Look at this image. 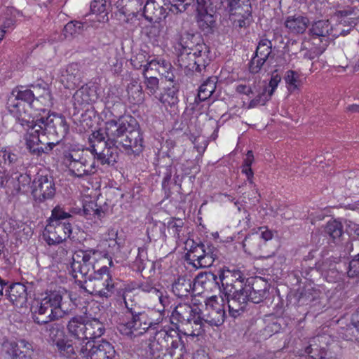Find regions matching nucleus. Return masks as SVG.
<instances>
[{
  "instance_id": "obj_1",
  "label": "nucleus",
  "mask_w": 359,
  "mask_h": 359,
  "mask_svg": "<svg viewBox=\"0 0 359 359\" xmlns=\"http://www.w3.org/2000/svg\"><path fill=\"white\" fill-rule=\"evenodd\" d=\"M147 352L154 359H183L187 353L177 329L170 326L156 331L149 339Z\"/></svg>"
},
{
  "instance_id": "obj_2",
  "label": "nucleus",
  "mask_w": 359,
  "mask_h": 359,
  "mask_svg": "<svg viewBox=\"0 0 359 359\" xmlns=\"http://www.w3.org/2000/svg\"><path fill=\"white\" fill-rule=\"evenodd\" d=\"M78 285L91 295L108 299L114 295L123 296V289L118 287L110 273L109 267L103 264L89 278L76 280Z\"/></svg>"
},
{
  "instance_id": "obj_3",
  "label": "nucleus",
  "mask_w": 359,
  "mask_h": 359,
  "mask_svg": "<svg viewBox=\"0 0 359 359\" xmlns=\"http://www.w3.org/2000/svg\"><path fill=\"white\" fill-rule=\"evenodd\" d=\"M77 212L73 209L67 211L64 208L57 205L51 212V216L47 220L48 224L43 233V238L49 245L62 243L70 237L72 233L71 221L73 214Z\"/></svg>"
},
{
  "instance_id": "obj_4",
  "label": "nucleus",
  "mask_w": 359,
  "mask_h": 359,
  "mask_svg": "<svg viewBox=\"0 0 359 359\" xmlns=\"http://www.w3.org/2000/svg\"><path fill=\"white\" fill-rule=\"evenodd\" d=\"M100 262L101 264L108 262L109 266H113L111 257H109L107 253L93 248L76 250L71 263V273L73 278L77 279L80 276L84 280L89 278L100 268Z\"/></svg>"
},
{
  "instance_id": "obj_5",
  "label": "nucleus",
  "mask_w": 359,
  "mask_h": 359,
  "mask_svg": "<svg viewBox=\"0 0 359 359\" xmlns=\"http://www.w3.org/2000/svg\"><path fill=\"white\" fill-rule=\"evenodd\" d=\"M268 293L269 285L262 277L246 279L244 290L231 302L229 315L234 318L240 316L245 311L248 302L259 304L266 298Z\"/></svg>"
},
{
  "instance_id": "obj_6",
  "label": "nucleus",
  "mask_w": 359,
  "mask_h": 359,
  "mask_svg": "<svg viewBox=\"0 0 359 359\" xmlns=\"http://www.w3.org/2000/svg\"><path fill=\"white\" fill-rule=\"evenodd\" d=\"M170 320L172 324H181L187 336L197 337L205 331L200 321V309L196 305L177 304L172 312Z\"/></svg>"
},
{
  "instance_id": "obj_7",
  "label": "nucleus",
  "mask_w": 359,
  "mask_h": 359,
  "mask_svg": "<svg viewBox=\"0 0 359 359\" xmlns=\"http://www.w3.org/2000/svg\"><path fill=\"white\" fill-rule=\"evenodd\" d=\"M125 306L130 316H127L128 320L126 323H121L118 326V330L121 334L133 339L143 334L149 329L157 325L151 320L147 313L142 311L140 306H129L126 300Z\"/></svg>"
},
{
  "instance_id": "obj_8",
  "label": "nucleus",
  "mask_w": 359,
  "mask_h": 359,
  "mask_svg": "<svg viewBox=\"0 0 359 359\" xmlns=\"http://www.w3.org/2000/svg\"><path fill=\"white\" fill-rule=\"evenodd\" d=\"M245 279L243 273L238 269H222L218 271L219 292L224 295L222 302L224 299L227 301L229 311L235 296L238 297L237 294H240L244 290Z\"/></svg>"
},
{
  "instance_id": "obj_9",
  "label": "nucleus",
  "mask_w": 359,
  "mask_h": 359,
  "mask_svg": "<svg viewBox=\"0 0 359 359\" xmlns=\"http://www.w3.org/2000/svg\"><path fill=\"white\" fill-rule=\"evenodd\" d=\"M177 62L182 69L201 73L210 62L209 47H198L192 50H177Z\"/></svg>"
},
{
  "instance_id": "obj_10",
  "label": "nucleus",
  "mask_w": 359,
  "mask_h": 359,
  "mask_svg": "<svg viewBox=\"0 0 359 359\" xmlns=\"http://www.w3.org/2000/svg\"><path fill=\"white\" fill-rule=\"evenodd\" d=\"M36 126H39L38 130L41 131V135H47L50 139L55 137L59 142L67 135L69 130L65 117L57 114L39 118Z\"/></svg>"
},
{
  "instance_id": "obj_11",
  "label": "nucleus",
  "mask_w": 359,
  "mask_h": 359,
  "mask_svg": "<svg viewBox=\"0 0 359 359\" xmlns=\"http://www.w3.org/2000/svg\"><path fill=\"white\" fill-rule=\"evenodd\" d=\"M308 34L319 54L323 53L333 38L337 36L333 34V27L328 20L313 22L309 27Z\"/></svg>"
},
{
  "instance_id": "obj_12",
  "label": "nucleus",
  "mask_w": 359,
  "mask_h": 359,
  "mask_svg": "<svg viewBox=\"0 0 359 359\" xmlns=\"http://www.w3.org/2000/svg\"><path fill=\"white\" fill-rule=\"evenodd\" d=\"M72 300V293L65 289H59L58 290L50 291L44 299L48 302L51 307V312L44 318L36 317L34 322L38 325H42L43 323H50L58 320L65 315L62 309L63 300L65 299Z\"/></svg>"
},
{
  "instance_id": "obj_13",
  "label": "nucleus",
  "mask_w": 359,
  "mask_h": 359,
  "mask_svg": "<svg viewBox=\"0 0 359 359\" xmlns=\"http://www.w3.org/2000/svg\"><path fill=\"white\" fill-rule=\"evenodd\" d=\"M19 342L25 350H21L15 341L2 339L0 341V359H32V344L25 339H21Z\"/></svg>"
},
{
  "instance_id": "obj_14",
  "label": "nucleus",
  "mask_w": 359,
  "mask_h": 359,
  "mask_svg": "<svg viewBox=\"0 0 359 359\" xmlns=\"http://www.w3.org/2000/svg\"><path fill=\"white\" fill-rule=\"evenodd\" d=\"M225 317L224 304L219 302L215 296L206 299L203 311L200 309V321H202V328L204 327L205 324L211 327H219L224 323Z\"/></svg>"
},
{
  "instance_id": "obj_15",
  "label": "nucleus",
  "mask_w": 359,
  "mask_h": 359,
  "mask_svg": "<svg viewBox=\"0 0 359 359\" xmlns=\"http://www.w3.org/2000/svg\"><path fill=\"white\" fill-rule=\"evenodd\" d=\"M133 123L137 124L136 120L130 116H121L117 120L107 121L104 130L108 144L120 146V141L123 140Z\"/></svg>"
},
{
  "instance_id": "obj_16",
  "label": "nucleus",
  "mask_w": 359,
  "mask_h": 359,
  "mask_svg": "<svg viewBox=\"0 0 359 359\" xmlns=\"http://www.w3.org/2000/svg\"><path fill=\"white\" fill-rule=\"evenodd\" d=\"M115 353L114 346L105 340L87 341L80 348V355L85 359H113Z\"/></svg>"
},
{
  "instance_id": "obj_17",
  "label": "nucleus",
  "mask_w": 359,
  "mask_h": 359,
  "mask_svg": "<svg viewBox=\"0 0 359 359\" xmlns=\"http://www.w3.org/2000/svg\"><path fill=\"white\" fill-rule=\"evenodd\" d=\"M334 340L329 334H318L309 340V344L305 348V353L313 359H327L332 358L330 346Z\"/></svg>"
},
{
  "instance_id": "obj_18",
  "label": "nucleus",
  "mask_w": 359,
  "mask_h": 359,
  "mask_svg": "<svg viewBox=\"0 0 359 359\" xmlns=\"http://www.w3.org/2000/svg\"><path fill=\"white\" fill-rule=\"evenodd\" d=\"M32 193L34 199L40 203L51 199L55 194L53 177L43 172H38L32 182Z\"/></svg>"
},
{
  "instance_id": "obj_19",
  "label": "nucleus",
  "mask_w": 359,
  "mask_h": 359,
  "mask_svg": "<svg viewBox=\"0 0 359 359\" xmlns=\"http://www.w3.org/2000/svg\"><path fill=\"white\" fill-rule=\"evenodd\" d=\"M40 134H41V131L36 128L29 132L25 138L26 148L32 155L37 157L41 156L43 154H48L54 147L59 144V140L44 144L40 139Z\"/></svg>"
},
{
  "instance_id": "obj_20",
  "label": "nucleus",
  "mask_w": 359,
  "mask_h": 359,
  "mask_svg": "<svg viewBox=\"0 0 359 359\" xmlns=\"http://www.w3.org/2000/svg\"><path fill=\"white\" fill-rule=\"evenodd\" d=\"M135 125L132 123L123 140L120 141V147L129 155H139L144 149L142 133L139 128H135Z\"/></svg>"
},
{
  "instance_id": "obj_21",
  "label": "nucleus",
  "mask_w": 359,
  "mask_h": 359,
  "mask_svg": "<svg viewBox=\"0 0 359 359\" xmlns=\"http://www.w3.org/2000/svg\"><path fill=\"white\" fill-rule=\"evenodd\" d=\"M14 98L6 102V107L9 112L13 114L16 121L24 128L32 130L39 128L37 126L38 118L34 120L28 109L25 107H15Z\"/></svg>"
},
{
  "instance_id": "obj_22",
  "label": "nucleus",
  "mask_w": 359,
  "mask_h": 359,
  "mask_svg": "<svg viewBox=\"0 0 359 359\" xmlns=\"http://www.w3.org/2000/svg\"><path fill=\"white\" fill-rule=\"evenodd\" d=\"M97 167L95 161L90 164L86 156L79 155L77 161H75L73 163H69V170L72 175L78 178H83L95 173Z\"/></svg>"
},
{
  "instance_id": "obj_23",
  "label": "nucleus",
  "mask_w": 359,
  "mask_h": 359,
  "mask_svg": "<svg viewBox=\"0 0 359 359\" xmlns=\"http://www.w3.org/2000/svg\"><path fill=\"white\" fill-rule=\"evenodd\" d=\"M194 290H203L205 291L219 290L218 273L210 271L199 273L193 280Z\"/></svg>"
},
{
  "instance_id": "obj_24",
  "label": "nucleus",
  "mask_w": 359,
  "mask_h": 359,
  "mask_svg": "<svg viewBox=\"0 0 359 359\" xmlns=\"http://www.w3.org/2000/svg\"><path fill=\"white\" fill-rule=\"evenodd\" d=\"M67 329L69 334L78 340L79 345L84 346L83 344L87 340L86 322L82 316L73 317L68 322Z\"/></svg>"
},
{
  "instance_id": "obj_25",
  "label": "nucleus",
  "mask_w": 359,
  "mask_h": 359,
  "mask_svg": "<svg viewBox=\"0 0 359 359\" xmlns=\"http://www.w3.org/2000/svg\"><path fill=\"white\" fill-rule=\"evenodd\" d=\"M201 46L208 47L198 34L185 32L180 36L175 49L188 51Z\"/></svg>"
},
{
  "instance_id": "obj_26",
  "label": "nucleus",
  "mask_w": 359,
  "mask_h": 359,
  "mask_svg": "<svg viewBox=\"0 0 359 359\" xmlns=\"http://www.w3.org/2000/svg\"><path fill=\"white\" fill-rule=\"evenodd\" d=\"M98 98L96 88L94 86L83 85L73 95L74 104L79 107L86 106Z\"/></svg>"
},
{
  "instance_id": "obj_27",
  "label": "nucleus",
  "mask_w": 359,
  "mask_h": 359,
  "mask_svg": "<svg viewBox=\"0 0 359 359\" xmlns=\"http://www.w3.org/2000/svg\"><path fill=\"white\" fill-rule=\"evenodd\" d=\"M5 292L7 299L15 306L22 307L26 304L27 293L25 285L20 283H13Z\"/></svg>"
},
{
  "instance_id": "obj_28",
  "label": "nucleus",
  "mask_w": 359,
  "mask_h": 359,
  "mask_svg": "<svg viewBox=\"0 0 359 359\" xmlns=\"http://www.w3.org/2000/svg\"><path fill=\"white\" fill-rule=\"evenodd\" d=\"M21 165V161L17 154L10 149L0 150V174L12 172Z\"/></svg>"
},
{
  "instance_id": "obj_29",
  "label": "nucleus",
  "mask_w": 359,
  "mask_h": 359,
  "mask_svg": "<svg viewBox=\"0 0 359 359\" xmlns=\"http://www.w3.org/2000/svg\"><path fill=\"white\" fill-rule=\"evenodd\" d=\"M83 74L79 64L73 62L67 65L65 74L62 75V82L67 88L74 89L82 83Z\"/></svg>"
},
{
  "instance_id": "obj_30",
  "label": "nucleus",
  "mask_w": 359,
  "mask_h": 359,
  "mask_svg": "<svg viewBox=\"0 0 359 359\" xmlns=\"http://www.w3.org/2000/svg\"><path fill=\"white\" fill-rule=\"evenodd\" d=\"M198 15L196 22L198 26L204 34H208L213 32L216 25V16L215 13L210 12L209 9L198 8Z\"/></svg>"
},
{
  "instance_id": "obj_31",
  "label": "nucleus",
  "mask_w": 359,
  "mask_h": 359,
  "mask_svg": "<svg viewBox=\"0 0 359 359\" xmlns=\"http://www.w3.org/2000/svg\"><path fill=\"white\" fill-rule=\"evenodd\" d=\"M78 342L73 341L66 337L60 341H57L55 345L56 351L60 357L67 359H76L78 354H80L81 346H78Z\"/></svg>"
},
{
  "instance_id": "obj_32",
  "label": "nucleus",
  "mask_w": 359,
  "mask_h": 359,
  "mask_svg": "<svg viewBox=\"0 0 359 359\" xmlns=\"http://www.w3.org/2000/svg\"><path fill=\"white\" fill-rule=\"evenodd\" d=\"M29 86L33 88L36 100L41 99L46 106L53 105V97L48 83L42 79H38Z\"/></svg>"
},
{
  "instance_id": "obj_33",
  "label": "nucleus",
  "mask_w": 359,
  "mask_h": 359,
  "mask_svg": "<svg viewBox=\"0 0 359 359\" xmlns=\"http://www.w3.org/2000/svg\"><path fill=\"white\" fill-rule=\"evenodd\" d=\"M193 281L185 276H179L172 284V291L177 297H187L194 291Z\"/></svg>"
},
{
  "instance_id": "obj_34",
  "label": "nucleus",
  "mask_w": 359,
  "mask_h": 359,
  "mask_svg": "<svg viewBox=\"0 0 359 359\" xmlns=\"http://www.w3.org/2000/svg\"><path fill=\"white\" fill-rule=\"evenodd\" d=\"M180 83H175L172 86H167L164 92L155 96L165 106H175L179 102L178 93L180 90Z\"/></svg>"
},
{
  "instance_id": "obj_35",
  "label": "nucleus",
  "mask_w": 359,
  "mask_h": 359,
  "mask_svg": "<svg viewBox=\"0 0 359 359\" xmlns=\"http://www.w3.org/2000/svg\"><path fill=\"white\" fill-rule=\"evenodd\" d=\"M131 287H132L129 290L130 291L139 289L143 292L156 294L161 304L163 306L165 305V302L167 301V298L163 297L162 292L158 290L157 285L150 279H147L140 282H133L131 283Z\"/></svg>"
},
{
  "instance_id": "obj_36",
  "label": "nucleus",
  "mask_w": 359,
  "mask_h": 359,
  "mask_svg": "<svg viewBox=\"0 0 359 359\" xmlns=\"http://www.w3.org/2000/svg\"><path fill=\"white\" fill-rule=\"evenodd\" d=\"M309 20L302 15L289 16L285 21V27L294 34H302L308 27Z\"/></svg>"
},
{
  "instance_id": "obj_37",
  "label": "nucleus",
  "mask_w": 359,
  "mask_h": 359,
  "mask_svg": "<svg viewBox=\"0 0 359 359\" xmlns=\"http://www.w3.org/2000/svg\"><path fill=\"white\" fill-rule=\"evenodd\" d=\"M13 98L15 100V107H25V104H22L20 102H24L28 104L29 109H31L34 100H36L34 91L30 89L13 90L7 102H10Z\"/></svg>"
},
{
  "instance_id": "obj_38",
  "label": "nucleus",
  "mask_w": 359,
  "mask_h": 359,
  "mask_svg": "<svg viewBox=\"0 0 359 359\" xmlns=\"http://www.w3.org/2000/svg\"><path fill=\"white\" fill-rule=\"evenodd\" d=\"M204 243H196L194 240H187L185 242V249L187 252L185 255L186 259L190 261V264L193 262L197 263L203 257V249Z\"/></svg>"
},
{
  "instance_id": "obj_39",
  "label": "nucleus",
  "mask_w": 359,
  "mask_h": 359,
  "mask_svg": "<svg viewBox=\"0 0 359 359\" xmlns=\"http://www.w3.org/2000/svg\"><path fill=\"white\" fill-rule=\"evenodd\" d=\"M229 20L233 29L241 32L248 28L253 22L252 12H243L238 14L229 15Z\"/></svg>"
},
{
  "instance_id": "obj_40",
  "label": "nucleus",
  "mask_w": 359,
  "mask_h": 359,
  "mask_svg": "<svg viewBox=\"0 0 359 359\" xmlns=\"http://www.w3.org/2000/svg\"><path fill=\"white\" fill-rule=\"evenodd\" d=\"M217 83L216 76L208 77L199 87L196 102H203L210 98L215 91Z\"/></svg>"
},
{
  "instance_id": "obj_41",
  "label": "nucleus",
  "mask_w": 359,
  "mask_h": 359,
  "mask_svg": "<svg viewBox=\"0 0 359 359\" xmlns=\"http://www.w3.org/2000/svg\"><path fill=\"white\" fill-rule=\"evenodd\" d=\"M352 324L344 329L342 338L346 341H358L359 339V306L352 316Z\"/></svg>"
},
{
  "instance_id": "obj_42",
  "label": "nucleus",
  "mask_w": 359,
  "mask_h": 359,
  "mask_svg": "<svg viewBox=\"0 0 359 359\" xmlns=\"http://www.w3.org/2000/svg\"><path fill=\"white\" fill-rule=\"evenodd\" d=\"M45 325V332L48 334L50 341L53 346L57 344V341H62L67 336L64 332L63 327L59 323H43Z\"/></svg>"
},
{
  "instance_id": "obj_43",
  "label": "nucleus",
  "mask_w": 359,
  "mask_h": 359,
  "mask_svg": "<svg viewBox=\"0 0 359 359\" xmlns=\"http://www.w3.org/2000/svg\"><path fill=\"white\" fill-rule=\"evenodd\" d=\"M87 340H93L100 337L105 332L104 325L97 318H93L86 321Z\"/></svg>"
},
{
  "instance_id": "obj_44",
  "label": "nucleus",
  "mask_w": 359,
  "mask_h": 359,
  "mask_svg": "<svg viewBox=\"0 0 359 359\" xmlns=\"http://www.w3.org/2000/svg\"><path fill=\"white\" fill-rule=\"evenodd\" d=\"M262 244V238L259 236V233L249 235L243 241V247L245 251L251 255L258 254L261 250Z\"/></svg>"
},
{
  "instance_id": "obj_45",
  "label": "nucleus",
  "mask_w": 359,
  "mask_h": 359,
  "mask_svg": "<svg viewBox=\"0 0 359 359\" xmlns=\"http://www.w3.org/2000/svg\"><path fill=\"white\" fill-rule=\"evenodd\" d=\"M144 0H131V2L135 3L137 4H140L141 6ZM161 9L158 8L156 6V4L152 1L151 0H147L146 4L142 8L143 15L147 20L149 21L153 20L154 17H157L158 15L161 14ZM142 10V8H140V11Z\"/></svg>"
},
{
  "instance_id": "obj_46",
  "label": "nucleus",
  "mask_w": 359,
  "mask_h": 359,
  "mask_svg": "<svg viewBox=\"0 0 359 359\" xmlns=\"http://www.w3.org/2000/svg\"><path fill=\"white\" fill-rule=\"evenodd\" d=\"M128 95L130 102L139 104L144 101V93L140 83L137 81L131 82L128 86Z\"/></svg>"
},
{
  "instance_id": "obj_47",
  "label": "nucleus",
  "mask_w": 359,
  "mask_h": 359,
  "mask_svg": "<svg viewBox=\"0 0 359 359\" xmlns=\"http://www.w3.org/2000/svg\"><path fill=\"white\" fill-rule=\"evenodd\" d=\"M11 184L12 189L19 192L22 189L29 186L31 182V177L26 173H18L13 171L11 175Z\"/></svg>"
},
{
  "instance_id": "obj_48",
  "label": "nucleus",
  "mask_w": 359,
  "mask_h": 359,
  "mask_svg": "<svg viewBox=\"0 0 359 359\" xmlns=\"http://www.w3.org/2000/svg\"><path fill=\"white\" fill-rule=\"evenodd\" d=\"M228 8L229 15L252 12L250 0H228Z\"/></svg>"
},
{
  "instance_id": "obj_49",
  "label": "nucleus",
  "mask_w": 359,
  "mask_h": 359,
  "mask_svg": "<svg viewBox=\"0 0 359 359\" xmlns=\"http://www.w3.org/2000/svg\"><path fill=\"white\" fill-rule=\"evenodd\" d=\"M336 14L339 17L347 18L344 22H348L350 26L354 27L359 24V3L358 6L353 8L337 11Z\"/></svg>"
},
{
  "instance_id": "obj_50",
  "label": "nucleus",
  "mask_w": 359,
  "mask_h": 359,
  "mask_svg": "<svg viewBox=\"0 0 359 359\" xmlns=\"http://www.w3.org/2000/svg\"><path fill=\"white\" fill-rule=\"evenodd\" d=\"M272 53L271 41L267 39H263L259 42L255 54L258 57H262L266 60L273 58Z\"/></svg>"
},
{
  "instance_id": "obj_51",
  "label": "nucleus",
  "mask_w": 359,
  "mask_h": 359,
  "mask_svg": "<svg viewBox=\"0 0 359 359\" xmlns=\"http://www.w3.org/2000/svg\"><path fill=\"white\" fill-rule=\"evenodd\" d=\"M149 262L147 256V250L145 247L138 248V253L133 262V269L137 272H142Z\"/></svg>"
},
{
  "instance_id": "obj_52",
  "label": "nucleus",
  "mask_w": 359,
  "mask_h": 359,
  "mask_svg": "<svg viewBox=\"0 0 359 359\" xmlns=\"http://www.w3.org/2000/svg\"><path fill=\"white\" fill-rule=\"evenodd\" d=\"M32 319L39 316L49 314L51 312V307L48 302L43 298L41 301H36L32 306Z\"/></svg>"
},
{
  "instance_id": "obj_53",
  "label": "nucleus",
  "mask_w": 359,
  "mask_h": 359,
  "mask_svg": "<svg viewBox=\"0 0 359 359\" xmlns=\"http://www.w3.org/2000/svg\"><path fill=\"white\" fill-rule=\"evenodd\" d=\"M343 232V226L341 223L337 220L328 222L325 227V233L328 234L333 239H336L341 236Z\"/></svg>"
},
{
  "instance_id": "obj_54",
  "label": "nucleus",
  "mask_w": 359,
  "mask_h": 359,
  "mask_svg": "<svg viewBox=\"0 0 359 359\" xmlns=\"http://www.w3.org/2000/svg\"><path fill=\"white\" fill-rule=\"evenodd\" d=\"M289 91L293 92L298 89L300 84L299 74L293 70H287L284 76Z\"/></svg>"
},
{
  "instance_id": "obj_55",
  "label": "nucleus",
  "mask_w": 359,
  "mask_h": 359,
  "mask_svg": "<svg viewBox=\"0 0 359 359\" xmlns=\"http://www.w3.org/2000/svg\"><path fill=\"white\" fill-rule=\"evenodd\" d=\"M109 141L103 143L102 151L104 153V156L107 157L111 165H114L117 161L118 149L120 146L108 144Z\"/></svg>"
},
{
  "instance_id": "obj_56",
  "label": "nucleus",
  "mask_w": 359,
  "mask_h": 359,
  "mask_svg": "<svg viewBox=\"0 0 359 359\" xmlns=\"http://www.w3.org/2000/svg\"><path fill=\"white\" fill-rule=\"evenodd\" d=\"M184 224V223L182 219L173 217L168 221L167 227L168 230L170 231L171 233L173 234L174 237L180 240Z\"/></svg>"
},
{
  "instance_id": "obj_57",
  "label": "nucleus",
  "mask_w": 359,
  "mask_h": 359,
  "mask_svg": "<svg viewBox=\"0 0 359 359\" xmlns=\"http://www.w3.org/2000/svg\"><path fill=\"white\" fill-rule=\"evenodd\" d=\"M145 72H147V70ZM144 85L148 94L155 95L159 88V80L153 75H147V72L144 73Z\"/></svg>"
},
{
  "instance_id": "obj_58",
  "label": "nucleus",
  "mask_w": 359,
  "mask_h": 359,
  "mask_svg": "<svg viewBox=\"0 0 359 359\" xmlns=\"http://www.w3.org/2000/svg\"><path fill=\"white\" fill-rule=\"evenodd\" d=\"M254 161V156L252 151H248L246 154V157L243 161L242 165V172L246 175L248 181L252 184L253 172L251 165Z\"/></svg>"
},
{
  "instance_id": "obj_59",
  "label": "nucleus",
  "mask_w": 359,
  "mask_h": 359,
  "mask_svg": "<svg viewBox=\"0 0 359 359\" xmlns=\"http://www.w3.org/2000/svg\"><path fill=\"white\" fill-rule=\"evenodd\" d=\"M268 60L262 58L258 57L255 54H254L253 57L250 60L249 62V71L251 74H257L259 73L262 69L266 71L265 65H266Z\"/></svg>"
},
{
  "instance_id": "obj_60",
  "label": "nucleus",
  "mask_w": 359,
  "mask_h": 359,
  "mask_svg": "<svg viewBox=\"0 0 359 359\" xmlns=\"http://www.w3.org/2000/svg\"><path fill=\"white\" fill-rule=\"evenodd\" d=\"M83 31V24L80 21H71L64 27V32L66 37L74 36Z\"/></svg>"
},
{
  "instance_id": "obj_61",
  "label": "nucleus",
  "mask_w": 359,
  "mask_h": 359,
  "mask_svg": "<svg viewBox=\"0 0 359 359\" xmlns=\"http://www.w3.org/2000/svg\"><path fill=\"white\" fill-rule=\"evenodd\" d=\"M272 95H269L267 91L266 86L264 87L262 90L258 93V95L252 99L249 104L248 108H254L259 105H264L268 102Z\"/></svg>"
},
{
  "instance_id": "obj_62",
  "label": "nucleus",
  "mask_w": 359,
  "mask_h": 359,
  "mask_svg": "<svg viewBox=\"0 0 359 359\" xmlns=\"http://www.w3.org/2000/svg\"><path fill=\"white\" fill-rule=\"evenodd\" d=\"M87 149L93 155L95 162L97 161L101 165H111L105 155L104 156L102 147L97 148L95 145H90Z\"/></svg>"
},
{
  "instance_id": "obj_63",
  "label": "nucleus",
  "mask_w": 359,
  "mask_h": 359,
  "mask_svg": "<svg viewBox=\"0 0 359 359\" xmlns=\"http://www.w3.org/2000/svg\"><path fill=\"white\" fill-rule=\"evenodd\" d=\"M198 7L201 9H209L210 12L215 13L221 7L220 0H196Z\"/></svg>"
},
{
  "instance_id": "obj_64",
  "label": "nucleus",
  "mask_w": 359,
  "mask_h": 359,
  "mask_svg": "<svg viewBox=\"0 0 359 359\" xmlns=\"http://www.w3.org/2000/svg\"><path fill=\"white\" fill-rule=\"evenodd\" d=\"M347 273L351 278L359 276V253L350 261Z\"/></svg>"
}]
</instances>
